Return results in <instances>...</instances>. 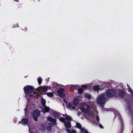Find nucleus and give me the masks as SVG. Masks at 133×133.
Here are the masks:
<instances>
[{
    "label": "nucleus",
    "mask_w": 133,
    "mask_h": 133,
    "mask_svg": "<svg viewBox=\"0 0 133 133\" xmlns=\"http://www.w3.org/2000/svg\"><path fill=\"white\" fill-rule=\"evenodd\" d=\"M65 114H63V116H65Z\"/></svg>",
    "instance_id": "58836bf2"
},
{
    "label": "nucleus",
    "mask_w": 133,
    "mask_h": 133,
    "mask_svg": "<svg viewBox=\"0 0 133 133\" xmlns=\"http://www.w3.org/2000/svg\"><path fill=\"white\" fill-rule=\"evenodd\" d=\"M14 1H15L16 2H18V0H14Z\"/></svg>",
    "instance_id": "4c0bfd02"
},
{
    "label": "nucleus",
    "mask_w": 133,
    "mask_h": 133,
    "mask_svg": "<svg viewBox=\"0 0 133 133\" xmlns=\"http://www.w3.org/2000/svg\"><path fill=\"white\" fill-rule=\"evenodd\" d=\"M40 114V112L38 110H36L32 114V116L34 120L37 121L38 120V117Z\"/></svg>",
    "instance_id": "39448f33"
},
{
    "label": "nucleus",
    "mask_w": 133,
    "mask_h": 133,
    "mask_svg": "<svg viewBox=\"0 0 133 133\" xmlns=\"http://www.w3.org/2000/svg\"><path fill=\"white\" fill-rule=\"evenodd\" d=\"M59 96L62 98H67L68 94L66 92H58Z\"/></svg>",
    "instance_id": "0eeeda50"
},
{
    "label": "nucleus",
    "mask_w": 133,
    "mask_h": 133,
    "mask_svg": "<svg viewBox=\"0 0 133 133\" xmlns=\"http://www.w3.org/2000/svg\"><path fill=\"white\" fill-rule=\"evenodd\" d=\"M127 86L128 87V91H132V89L130 88V87L129 86V85H127Z\"/></svg>",
    "instance_id": "c756f323"
},
{
    "label": "nucleus",
    "mask_w": 133,
    "mask_h": 133,
    "mask_svg": "<svg viewBox=\"0 0 133 133\" xmlns=\"http://www.w3.org/2000/svg\"><path fill=\"white\" fill-rule=\"evenodd\" d=\"M82 92H79V94H81V93H82Z\"/></svg>",
    "instance_id": "ea45409f"
},
{
    "label": "nucleus",
    "mask_w": 133,
    "mask_h": 133,
    "mask_svg": "<svg viewBox=\"0 0 133 133\" xmlns=\"http://www.w3.org/2000/svg\"><path fill=\"white\" fill-rule=\"evenodd\" d=\"M41 102L43 106L45 105L46 101L44 99L42 98L41 99Z\"/></svg>",
    "instance_id": "aec40b11"
},
{
    "label": "nucleus",
    "mask_w": 133,
    "mask_h": 133,
    "mask_svg": "<svg viewBox=\"0 0 133 133\" xmlns=\"http://www.w3.org/2000/svg\"><path fill=\"white\" fill-rule=\"evenodd\" d=\"M37 92H34V94L35 95L36 94L37 95V94H38V93H37Z\"/></svg>",
    "instance_id": "c9c22d12"
},
{
    "label": "nucleus",
    "mask_w": 133,
    "mask_h": 133,
    "mask_svg": "<svg viewBox=\"0 0 133 133\" xmlns=\"http://www.w3.org/2000/svg\"><path fill=\"white\" fill-rule=\"evenodd\" d=\"M63 101L64 102L67 103V101L65 99H64L63 100Z\"/></svg>",
    "instance_id": "f704fd0d"
},
{
    "label": "nucleus",
    "mask_w": 133,
    "mask_h": 133,
    "mask_svg": "<svg viewBox=\"0 0 133 133\" xmlns=\"http://www.w3.org/2000/svg\"><path fill=\"white\" fill-rule=\"evenodd\" d=\"M116 92H106V93H104L103 94L98 96L97 99L96 101L97 104L100 106L102 107L104 106L106 102L105 95V94L108 97H112L116 94Z\"/></svg>",
    "instance_id": "f03ea898"
},
{
    "label": "nucleus",
    "mask_w": 133,
    "mask_h": 133,
    "mask_svg": "<svg viewBox=\"0 0 133 133\" xmlns=\"http://www.w3.org/2000/svg\"><path fill=\"white\" fill-rule=\"evenodd\" d=\"M29 122L28 120V119H22L21 122H19V123H21L23 125H27Z\"/></svg>",
    "instance_id": "1a4fd4ad"
},
{
    "label": "nucleus",
    "mask_w": 133,
    "mask_h": 133,
    "mask_svg": "<svg viewBox=\"0 0 133 133\" xmlns=\"http://www.w3.org/2000/svg\"><path fill=\"white\" fill-rule=\"evenodd\" d=\"M37 81L39 84L40 85L42 81V78L41 77H38L37 78Z\"/></svg>",
    "instance_id": "f3484780"
},
{
    "label": "nucleus",
    "mask_w": 133,
    "mask_h": 133,
    "mask_svg": "<svg viewBox=\"0 0 133 133\" xmlns=\"http://www.w3.org/2000/svg\"><path fill=\"white\" fill-rule=\"evenodd\" d=\"M47 94L48 96L50 97H52L53 95V94L51 92H48L47 93Z\"/></svg>",
    "instance_id": "4be33fe9"
},
{
    "label": "nucleus",
    "mask_w": 133,
    "mask_h": 133,
    "mask_svg": "<svg viewBox=\"0 0 133 133\" xmlns=\"http://www.w3.org/2000/svg\"><path fill=\"white\" fill-rule=\"evenodd\" d=\"M125 92H119V96L121 97H123L125 94Z\"/></svg>",
    "instance_id": "b1692460"
},
{
    "label": "nucleus",
    "mask_w": 133,
    "mask_h": 133,
    "mask_svg": "<svg viewBox=\"0 0 133 133\" xmlns=\"http://www.w3.org/2000/svg\"><path fill=\"white\" fill-rule=\"evenodd\" d=\"M90 107L87 104L82 103L80 109L81 111L87 113L90 117V119L93 123L96 124H98L99 119L98 116H95L98 113L96 107L94 105V103L92 102L90 104Z\"/></svg>",
    "instance_id": "f257e3e1"
},
{
    "label": "nucleus",
    "mask_w": 133,
    "mask_h": 133,
    "mask_svg": "<svg viewBox=\"0 0 133 133\" xmlns=\"http://www.w3.org/2000/svg\"><path fill=\"white\" fill-rule=\"evenodd\" d=\"M47 119L50 121H53L54 122V125L56 124V119H54L51 117L50 116H48L47 117Z\"/></svg>",
    "instance_id": "f8f14e48"
},
{
    "label": "nucleus",
    "mask_w": 133,
    "mask_h": 133,
    "mask_svg": "<svg viewBox=\"0 0 133 133\" xmlns=\"http://www.w3.org/2000/svg\"><path fill=\"white\" fill-rule=\"evenodd\" d=\"M81 112H78L77 113V115H78V116H80L81 115Z\"/></svg>",
    "instance_id": "473e14b6"
},
{
    "label": "nucleus",
    "mask_w": 133,
    "mask_h": 133,
    "mask_svg": "<svg viewBox=\"0 0 133 133\" xmlns=\"http://www.w3.org/2000/svg\"><path fill=\"white\" fill-rule=\"evenodd\" d=\"M80 100L78 98H75L73 100V104L74 105L77 106Z\"/></svg>",
    "instance_id": "6e6552de"
},
{
    "label": "nucleus",
    "mask_w": 133,
    "mask_h": 133,
    "mask_svg": "<svg viewBox=\"0 0 133 133\" xmlns=\"http://www.w3.org/2000/svg\"><path fill=\"white\" fill-rule=\"evenodd\" d=\"M29 130L30 132L31 131V130L34 128V127L33 125H29Z\"/></svg>",
    "instance_id": "5701e85b"
},
{
    "label": "nucleus",
    "mask_w": 133,
    "mask_h": 133,
    "mask_svg": "<svg viewBox=\"0 0 133 133\" xmlns=\"http://www.w3.org/2000/svg\"><path fill=\"white\" fill-rule=\"evenodd\" d=\"M27 107H26V108H25L24 109V110L25 111V112L26 111V109H27Z\"/></svg>",
    "instance_id": "e433bc0d"
},
{
    "label": "nucleus",
    "mask_w": 133,
    "mask_h": 133,
    "mask_svg": "<svg viewBox=\"0 0 133 133\" xmlns=\"http://www.w3.org/2000/svg\"><path fill=\"white\" fill-rule=\"evenodd\" d=\"M66 131L68 133H76V131L75 130H72L70 129H66Z\"/></svg>",
    "instance_id": "4468645a"
},
{
    "label": "nucleus",
    "mask_w": 133,
    "mask_h": 133,
    "mask_svg": "<svg viewBox=\"0 0 133 133\" xmlns=\"http://www.w3.org/2000/svg\"><path fill=\"white\" fill-rule=\"evenodd\" d=\"M31 92H26L25 94L26 96H27L28 95H29L31 97H32L33 96L31 94Z\"/></svg>",
    "instance_id": "393cba45"
},
{
    "label": "nucleus",
    "mask_w": 133,
    "mask_h": 133,
    "mask_svg": "<svg viewBox=\"0 0 133 133\" xmlns=\"http://www.w3.org/2000/svg\"><path fill=\"white\" fill-rule=\"evenodd\" d=\"M65 119L67 121H70L72 120V118L69 116L67 115L65 117Z\"/></svg>",
    "instance_id": "6ab92c4d"
},
{
    "label": "nucleus",
    "mask_w": 133,
    "mask_h": 133,
    "mask_svg": "<svg viewBox=\"0 0 133 133\" xmlns=\"http://www.w3.org/2000/svg\"><path fill=\"white\" fill-rule=\"evenodd\" d=\"M132 96L133 97V92H132Z\"/></svg>",
    "instance_id": "a19ab883"
},
{
    "label": "nucleus",
    "mask_w": 133,
    "mask_h": 133,
    "mask_svg": "<svg viewBox=\"0 0 133 133\" xmlns=\"http://www.w3.org/2000/svg\"><path fill=\"white\" fill-rule=\"evenodd\" d=\"M84 130L83 131V132L84 133H89L87 131V130L85 129H84Z\"/></svg>",
    "instance_id": "2f4dec72"
},
{
    "label": "nucleus",
    "mask_w": 133,
    "mask_h": 133,
    "mask_svg": "<svg viewBox=\"0 0 133 133\" xmlns=\"http://www.w3.org/2000/svg\"><path fill=\"white\" fill-rule=\"evenodd\" d=\"M70 86L74 89H77L78 91H83L84 90H85L87 89L88 87L85 84L82 85L81 88H79V86L77 85H70Z\"/></svg>",
    "instance_id": "20e7f679"
},
{
    "label": "nucleus",
    "mask_w": 133,
    "mask_h": 133,
    "mask_svg": "<svg viewBox=\"0 0 133 133\" xmlns=\"http://www.w3.org/2000/svg\"><path fill=\"white\" fill-rule=\"evenodd\" d=\"M52 111L49 107L46 106L45 105L43 106L42 110V112L44 114H45V113L49 111L50 112V114H51V112Z\"/></svg>",
    "instance_id": "423d86ee"
},
{
    "label": "nucleus",
    "mask_w": 133,
    "mask_h": 133,
    "mask_svg": "<svg viewBox=\"0 0 133 133\" xmlns=\"http://www.w3.org/2000/svg\"><path fill=\"white\" fill-rule=\"evenodd\" d=\"M113 91V90L112 89H109V90L108 91L112 92V91Z\"/></svg>",
    "instance_id": "72a5a7b5"
},
{
    "label": "nucleus",
    "mask_w": 133,
    "mask_h": 133,
    "mask_svg": "<svg viewBox=\"0 0 133 133\" xmlns=\"http://www.w3.org/2000/svg\"><path fill=\"white\" fill-rule=\"evenodd\" d=\"M51 112L52 113V115L55 118H58L60 116V115L59 113L57 112L52 110Z\"/></svg>",
    "instance_id": "9d476101"
},
{
    "label": "nucleus",
    "mask_w": 133,
    "mask_h": 133,
    "mask_svg": "<svg viewBox=\"0 0 133 133\" xmlns=\"http://www.w3.org/2000/svg\"><path fill=\"white\" fill-rule=\"evenodd\" d=\"M85 96L86 98H87L89 99H90L91 98V95L89 94H88L87 93L85 94Z\"/></svg>",
    "instance_id": "dca6fc26"
},
{
    "label": "nucleus",
    "mask_w": 133,
    "mask_h": 133,
    "mask_svg": "<svg viewBox=\"0 0 133 133\" xmlns=\"http://www.w3.org/2000/svg\"><path fill=\"white\" fill-rule=\"evenodd\" d=\"M64 91V89L61 88H60L57 91Z\"/></svg>",
    "instance_id": "c85d7f7f"
},
{
    "label": "nucleus",
    "mask_w": 133,
    "mask_h": 133,
    "mask_svg": "<svg viewBox=\"0 0 133 133\" xmlns=\"http://www.w3.org/2000/svg\"><path fill=\"white\" fill-rule=\"evenodd\" d=\"M76 126L77 128L79 129L82 132H83V131L84 130V128H83L81 127V125L79 123H76Z\"/></svg>",
    "instance_id": "9b49d317"
},
{
    "label": "nucleus",
    "mask_w": 133,
    "mask_h": 133,
    "mask_svg": "<svg viewBox=\"0 0 133 133\" xmlns=\"http://www.w3.org/2000/svg\"><path fill=\"white\" fill-rule=\"evenodd\" d=\"M53 83L52 84V85H53L54 87H53L54 88L56 87L57 85H58V84L56 83H55L52 82Z\"/></svg>",
    "instance_id": "cd10ccee"
},
{
    "label": "nucleus",
    "mask_w": 133,
    "mask_h": 133,
    "mask_svg": "<svg viewBox=\"0 0 133 133\" xmlns=\"http://www.w3.org/2000/svg\"><path fill=\"white\" fill-rule=\"evenodd\" d=\"M99 127L103 129V127L102 124H100L99 125Z\"/></svg>",
    "instance_id": "7c9ffc66"
},
{
    "label": "nucleus",
    "mask_w": 133,
    "mask_h": 133,
    "mask_svg": "<svg viewBox=\"0 0 133 133\" xmlns=\"http://www.w3.org/2000/svg\"><path fill=\"white\" fill-rule=\"evenodd\" d=\"M93 89L94 90L97 91L99 90L100 87L98 85H95L93 87Z\"/></svg>",
    "instance_id": "2eb2a0df"
},
{
    "label": "nucleus",
    "mask_w": 133,
    "mask_h": 133,
    "mask_svg": "<svg viewBox=\"0 0 133 133\" xmlns=\"http://www.w3.org/2000/svg\"><path fill=\"white\" fill-rule=\"evenodd\" d=\"M32 133H35V132H32Z\"/></svg>",
    "instance_id": "79ce46f5"
},
{
    "label": "nucleus",
    "mask_w": 133,
    "mask_h": 133,
    "mask_svg": "<svg viewBox=\"0 0 133 133\" xmlns=\"http://www.w3.org/2000/svg\"><path fill=\"white\" fill-rule=\"evenodd\" d=\"M117 116L119 118V119L120 121L121 122V123H122V119L120 115V114H119V113L118 112H117ZM116 114L115 115V117H116Z\"/></svg>",
    "instance_id": "a211bd4d"
},
{
    "label": "nucleus",
    "mask_w": 133,
    "mask_h": 133,
    "mask_svg": "<svg viewBox=\"0 0 133 133\" xmlns=\"http://www.w3.org/2000/svg\"><path fill=\"white\" fill-rule=\"evenodd\" d=\"M68 107L69 109L71 110H74L75 108V107L72 106V105L69 106Z\"/></svg>",
    "instance_id": "a878e982"
},
{
    "label": "nucleus",
    "mask_w": 133,
    "mask_h": 133,
    "mask_svg": "<svg viewBox=\"0 0 133 133\" xmlns=\"http://www.w3.org/2000/svg\"><path fill=\"white\" fill-rule=\"evenodd\" d=\"M51 126L50 125L49 126H48L46 128V129L47 130V131H50L51 129Z\"/></svg>",
    "instance_id": "bb28decb"
},
{
    "label": "nucleus",
    "mask_w": 133,
    "mask_h": 133,
    "mask_svg": "<svg viewBox=\"0 0 133 133\" xmlns=\"http://www.w3.org/2000/svg\"><path fill=\"white\" fill-rule=\"evenodd\" d=\"M51 88L49 86H42L38 87L36 89L32 86L27 85L25 86L23 89L24 91H34L40 90L45 91L50 89Z\"/></svg>",
    "instance_id": "7ed1b4c3"
},
{
    "label": "nucleus",
    "mask_w": 133,
    "mask_h": 133,
    "mask_svg": "<svg viewBox=\"0 0 133 133\" xmlns=\"http://www.w3.org/2000/svg\"><path fill=\"white\" fill-rule=\"evenodd\" d=\"M34 97H36L35 96Z\"/></svg>",
    "instance_id": "37998d69"
},
{
    "label": "nucleus",
    "mask_w": 133,
    "mask_h": 133,
    "mask_svg": "<svg viewBox=\"0 0 133 133\" xmlns=\"http://www.w3.org/2000/svg\"><path fill=\"white\" fill-rule=\"evenodd\" d=\"M59 120L62 122H64L65 121V120L64 118L61 117L59 118Z\"/></svg>",
    "instance_id": "412c9836"
},
{
    "label": "nucleus",
    "mask_w": 133,
    "mask_h": 133,
    "mask_svg": "<svg viewBox=\"0 0 133 133\" xmlns=\"http://www.w3.org/2000/svg\"><path fill=\"white\" fill-rule=\"evenodd\" d=\"M65 127L66 128H70L71 127V124L70 122H66L65 123Z\"/></svg>",
    "instance_id": "ddd939ff"
}]
</instances>
